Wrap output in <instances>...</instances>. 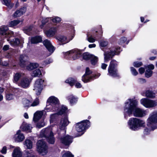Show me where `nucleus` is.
<instances>
[{
    "mask_svg": "<svg viewBox=\"0 0 157 157\" xmlns=\"http://www.w3.org/2000/svg\"><path fill=\"white\" fill-rule=\"evenodd\" d=\"M43 43L48 51L50 53V55H51L54 52L55 48L49 40L47 39L43 41Z\"/></svg>",
    "mask_w": 157,
    "mask_h": 157,
    "instance_id": "2eb2a0df",
    "label": "nucleus"
},
{
    "mask_svg": "<svg viewBox=\"0 0 157 157\" xmlns=\"http://www.w3.org/2000/svg\"><path fill=\"white\" fill-rule=\"evenodd\" d=\"M15 140L16 141L20 142L22 141L25 139L23 134L21 133V131L18 130L14 136Z\"/></svg>",
    "mask_w": 157,
    "mask_h": 157,
    "instance_id": "4be33fe9",
    "label": "nucleus"
},
{
    "mask_svg": "<svg viewBox=\"0 0 157 157\" xmlns=\"http://www.w3.org/2000/svg\"><path fill=\"white\" fill-rule=\"evenodd\" d=\"M107 66V64L104 63H102L101 65V68L103 69H105L106 68Z\"/></svg>",
    "mask_w": 157,
    "mask_h": 157,
    "instance_id": "e2e57ef3",
    "label": "nucleus"
},
{
    "mask_svg": "<svg viewBox=\"0 0 157 157\" xmlns=\"http://www.w3.org/2000/svg\"><path fill=\"white\" fill-rule=\"evenodd\" d=\"M133 66L136 67H138L142 65V63L141 62H135L133 63Z\"/></svg>",
    "mask_w": 157,
    "mask_h": 157,
    "instance_id": "3c124183",
    "label": "nucleus"
},
{
    "mask_svg": "<svg viewBox=\"0 0 157 157\" xmlns=\"http://www.w3.org/2000/svg\"><path fill=\"white\" fill-rule=\"evenodd\" d=\"M1 152L3 154H5L6 152V146L4 147L1 151Z\"/></svg>",
    "mask_w": 157,
    "mask_h": 157,
    "instance_id": "052dcab7",
    "label": "nucleus"
},
{
    "mask_svg": "<svg viewBox=\"0 0 157 157\" xmlns=\"http://www.w3.org/2000/svg\"><path fill=\"white\" fill-rule=\"evenodd\" d=\"M43 115V113L41 111H38L35 113L34 115L33 120L35 121H37L40 119Z\"/></svg>",
    "mask_w": 157,
    "mask_h": 157,
    "instance_id": "bb28decb",
    "label": "nucleus"
},
{
    "mask_svg": "<svg viewBox=\"0 0 157 157\" xmlns=\"http://www.w3.org/2000/svg\"><path fill=\"white\" fill-rule=\"evenodd\" d=\"M21 153L19 148L15 149L13 154V157H21Z\"/></svg>",
    "mask_w": 157,
    "mask_h": 157,
    "instance_id": "c85d7f7f",
    "label": "nucleus"
},
{
    "mask_svg": "<svg viewBox=\"0 0 157 157\" xmlns=\"http://www.w3.org/2000/svg\"><path fill=\"white\" fill-rule=\"evenodd\" d=\"M48 147L46 144L42 140H39L37 143V151L42 155H46L48 152Z\"/></svg>",
    "mask_w": 157,
    "mask_h": 157,
    "instance_id": "0eeeda50",
    "label": "nucleus"
},
{
    "mask_svg": "<svg viewBox=\"0 0 157 157\" xmlns=\"http://www.w3.org/2000/svg\"><path fill=\"white\" fill-rule=\"evenodd\" d=\"M32 26L25 28L24 30V32L27 35H30L32 33Z\"/></svg>",
    "mask_w": 157,
    "mask_h": 157,
    "instance_id": "a19ab883",
    "label": "nucleus"
},
{
    "mask_svg": "<svg viewBox=\"0 0 157 157\" xmlns=\"http://www.w3.org/2000/svg\"><path fill=\"white\" fill-rule=\"evenodd\" d=\"M128 124L131 129L136 130L139 127L144 126L145 122L141 120L134 118L130 119L128 121Z\"/></svg>",
    "mask_w": 157,
    "mask_h": 157,
    "instance_id": "20e7f679",
    "label": "nucleus"
},
{
    "mask_svg": "<svg viewBox=\"0 0 157 157\" xmlns=\"http://www.w3.org/2000/svg\"><path fill=\"white\" fill-rule=\"evenodd\" d=\"M41 75V71L39 69L34 70L31 73L32 76L34 77H39Z\"/></svg>",
    "mask_w": 157,
    "mask_h": 157,
    "instance_id": "cd10ccee",
    "label": "nucleus"
},
{
    "mask_svg": "<svg viewBox=\"0 0 157 157\" xmlns=\"http://www.w3.org/2000/svg\"><path fill=\"white\" fill-rule=\"evenodd\" d=\"M18 91V90L17 89L12 88L10 89V92L13 93L14 94L17 93Z\"/></svg>",
    "mask_w": 157,
    "mask_h": 157,
    "instance_id": "4d7b16f0",
    "label": "nucleus"
},
{
    "mask_svg": "<svg viewBox=\"0 0 157 157\" xmlns=\"http://www.w3.org/2000/svg\"><path fill=\"white\" fill-rule=\"evenodd\" d=\"M3 3L9 8H11L14 6V4L11 3L10 0H3Z\"/></svg>",
    "mask_w": 157,
    "mask_h": 157,
    "instance_id": "2f4dec72",
    "label": "nucleus"
},
{
    "mask_svg": "<svg viewBox=\"0 0 157 157\" xmlns=\"http://www.w3.org/2000/svg\"><path fill=\"white\" fill-rule=\"evenodd\" d=\"M62 157H74V155L70 152L68 151L63 154Z\"/></svg>",
    "mask_w": 157,
    "mask_h": 157,
    "instance_id": "09e8293b",
    "label": "nucleus"
},
{
    "mask_svg": "<svg viewBox=\"0 0 157 157\" xmlns=\"http://www.w3.org/2000/svg\"><path fill=\"white\" fill-rule=\"evenodd\" d=\"M117 66V61L113 59L110 61L109 66L116 68Z\"/></svg>",
    "mask_w": 157,
    "mask_h": 157,
    "instance_id": "a18cd8bd",
    "label": "nucleus"
},
{
    "mask_svg": "<svg viewBox=\"0 0 157 157\" xmlns=\"http://www.w3.org/2000/svg\"><path fill=\"white\" fill-rule=\"evenodd\" d=\"M90 59L91 63L93 65H96L98 60V58L97 57L93 55H92V57Z\"/></svg>",
    "mask_w": 157,
    "mask_h": 157,
    "instance_id": "72a5a7b5",
    "label": "nucleus"
},
{
    "mask_svg": "<svg viewBox=\"0 0 157 157\" xmlns=\"http://www.w3.org/2000/svg\"><path fill=\"white\" fill-rule=\"evenodd\" d=\"M157 111H154L151 114L150 117L147 119V125L152 130H154L157 128Z\"/></svg>",
    "mask_w": 157,
    "mask_h": 157,
    "instance_id": "423d86ee",
    "label": "nucleus"
},
{
    "mask_svg": "<svg viewBox=\"0 0 157 157\" xmlns=\"http://www.w3.org/2000/svg\"><path fill=\"white\" fill-rule=\"evenodd\" d=\"M139 73L141 74H142L145 72V69L143 67H140L139 69Z\"/></svg>",
    "mask_w": 157,
    "mask_h": 157,
    "instance_id": "13d9d810",
    "label": "nucleus"
},
{
    "mask_svg": "<svg viewBox=\"0 0 157 157\" xmlns=\"http://www.w3.org/2000/svg\"><path fill=\"white\" fill-rule=\"evenodd\" d=\"M26 8L23 7L20 9L17 10L13 14V17L15 18L20 17L23 15L26 12Z\"/></svg>",
    "mask_w": 157,
    "mask_h": 157,
    "instance_id": "a211bd4d",
    "label": "nucleus"
},
{
    "mask_svg": "<svg viewBox=\"0 0 157 157\" xmlns=\"http://www.w3.org/2000/svg\"><path fill=\"white\" fill-rule=\"evenodd\" d=\"M155 94L151 91L148 90L145 93V96L147 98H153L155 97Z\"/></svg>",
    "mask_w": 157,
    "mask_h": 157,
    "instance_id": "7c9ffc66",
    "label": "nucleus"
},
{
    "mask_svg": "<svg viewBox=\"0 0 157 157\" xmlns=\"http://www.w3.org/2000/svg\"><path fill=\"white\" fill-rule=\"evenodd\" d=\"M58 115V113H55L54 114H53L51 115V119L53 120L56 117H57V116Z\"/></svg>",
    "mask_w": 157,
    "mask_h": 157,
    "instance_id": "bf43d9fd",
    "label": "nucleus"
},
{
    "mask_svg": "<svg viewBox=\"0 0 157 157\" xmlns=\"http://www.w3.org/2000/svg\"><path fill=\"white\" fill-rule=\"evenodd\" d=\"M92 55L89 54L88 52H85L83 54V58L86 60H88L90 59L92 57Z\"/></svg>",
    "mask_w": 157,
    "mask_h": 157,
    "instance_id": "e433bc0d",
    "label": "nucleus"
},
{
    "mask_svg": "<svg viewBox=\"0 0 157 157\" xmlns=\"http://www.w3.org/2000/svg\"><path fill=\"white\" fill-rule=\"evenodd\" d=\"M22 104L24 107H29L31 106V102L26 99H23L22 101Z\"/></svg>",
    "mask_w": 157,
    "mask_h": 157,
    "instance_id": "473e14b6",
    "label": "nucleus"
},
{
    "mask_svg": "<svg viewBox=\"0 0 157 157\" xmlns=\"http://www.w3.org/2000/svg\"><path fill=\"white\" fill-rule=\"evenodd\" d=\"M68 98L70 99V102L71 104L76 102L77 101L76 99L72 95L68 97Z\"/></svg>",
    "mask_w": 157,
    "mask_h": 157,
    "instance_id": "49530a36",
    "label": "nucleus"
},
{
    "mask_svg": "<svg viewBox=\"0 0 157 157\" xmlns=\"http://www.w3.org/2000/svg\"><path fill=\"white\" fill-rule=\"evenodd\" d=\"M68 123L69 121L67 116L65 117L64 118H62L60 123L59 127L60 129H64Z\"/></svg>",
    "mask_w": 157,
    "mask_h": 157,
    "instance_id": "aec40b11",
    "label": "nucleus"
},
{
    "mask_svg": "<svg viewBox=\"0 0 157 157\" xmlns=\"http://www.w3.org/2000/svg\"><path fill=\"white\" fill-rule=\"evenodd\" d=\"M0 34L5 36L6 37H10L13 34V32L8 30L7 26L3 25L0 27Z\"/></svg>",
    "mask_w": 157,
    "mask_h": 157,
    "instance_id": "f8f14e48",
    "label": "nucleus"
},
{
    "mask_svg": "<svg viewBox=\"0 0 157 157\" xmlns=\"http://www.w3.org/2000/svg\"><path fill=\"white\" fill-rule=\"evenodd\" d=\"M153 71L151 70H146L145 72V76L146 78H149L152 75Z\"/></svg>",
    "mask_w": 157,
    "mask_h": 157,
    "instance_id": "79ce46f5",
    "label": "nucleus"
},
{
    "mask_svg": "<svg viewBox=\"0 0 157 157\" xmlns=\"http://www.w3.org/2000/svg\"><path fill=\"white\" fill-rule=\"evenodd\" d=\"M14 81H19V85L23 88L28 87L31 82V79H14Z\"/></svg>",
    "mask_w": 157,
    "mask_h": 157,
    "instance_id": "ddd939ff",
    "label": "nucleus"
},
{
    "mask_svg": "<svg viewBox=\"0 0 157 157\" xmlns=\"http://www.w3.org/2000/svg\"><path fill=\"white\" fill-rule=\"evenodd\" d=\"M75 81L74 79H67L65 81V82L69 84L71 86H72L74 85Z\"/></svg>",
    "mask_w": 157,
    "mask_h": 157,
    "instance_id": "c03bdc74",
    "label": "nucleus"
},
{
    "mask_svg": "<svg viewBox=\"0 0 157 157\" xmlns=\"http://www.w3.org/2000/svg\"><path fill=\"white\" fill-rule=\"evenodd\" d=\"M9 45H5L4 46V47L3 48V49L4 51H6L9 49Z\"/></svg>",
    "mask_w": 157,
    "mask_h": 157,
    "instance_id": "0e129e2a",
    "label": "nucleus"
},
{
    "mask_svg": "<svg viewBox=\"0 0 157 157\" xmlns=\"http://www.w3.org/2000/svg\"><path fill=\"white\" fill-rule=\"evenodd\" d=\"M49 19L50 20H52V22L55 23L59 22L61 21V18L59 17H56L53 19H52V17L48 18L42 20V24L43 25L45 24L46 22H48Z\"/></svg>",
    "mask_w": 157,
    "mask_h": 157,
    "instance_id": "393cba45",
    "label": "nucleus"
},
{
    "mask_svg": "<svg viewBox=\"0 0 157 157\" xmlns=\"http://www.w3.org/2000/svg\"><path fill=\"white\" fill-rule=\"evenodd\" d=\"M67 55L70 54L73 57L74 60L78 59L82 54L81 51L77 49H73L66 53Z\"/></svg>",
    "mask_w": 157,
    "mask_h": 157,
    "instance_id": "4468645a",
    "label": "nucleus"
},
{
    "mask_svg": "<svg viewBox=\"0 0 157 157\" xmlns=\"http://www.w3.org/2000/svg\"><path fill=\"white\" fill-rule=\"evenodd\" d=\"M40 103V101L39 98H36L33 102L31 104V106H35L38 105Z\"/></svg>",
    "mask_w": 157,
    "mask_h": 157,
    "instance_id": "37998d69",
    "label": "nucleus"
},
{
    "mask_svg": "<svg viewBox=\"0 0 157 157\" xmlns=\"http://www.w3.org/2000/svg\"><path fill=\"white\" fill-rule=\"evenodd\" d=\"M44 82L43 79H37L35 82L33 90L37 95H40L41 93Z\"/></svg>",
    "mask_w": 157,
    "mask_h": 157,
    "instance_id": "1a4fd4ad",
    "label": "nucleus"
},
{
    "mask_svg": "<svg viewBox=\"0 0 157 157\" xmlns=\"http://www.w3.org/2000/svg\"><path fill=\"white\" fill-rule=\"evenodd\" d=\"M24 74L22 73H16L14 76V78H24Z\"/></svg>",
    "mask_w": 157,
    "mask_h": 157,
    "instance_id": "58836bf2",
    "label": "nucleus"
},
{
    "mask_svg": "<svg viewBox=\"0 0 157 157\" xmlns=\"http://www.w3.org/2000/svg\"><path fill=\"white\" fill-rule=\"evenodd\" d=\"M61 142L66 145H69L72 142V138L69 136H67L60 138Z\"/></svg>",
    "mask_w": 157,
    "mask_h": 157,
    "instance_id": "f3484780",
    "label": "nucleus"
},
{
    "mask_svg": "<svg viewBox=\"0 0 157 157\" xmlns=\"http://www.w3.org/2000/svg\"><path fill=\"white\" fill-rule=\"evenodd\" d=\"M67 110V108L64 106H63L62 108L60 109V110L57 112L58 115H61L63 114L66 112Z\"/></svg>",
    "mask_w": 157,
    "mask_h": 157,
    "instance_id": "4c0bfd02",
    "label": "nucleus"
},
{
    "mask_svg": "<svg viewBox=\"0 0 157 157\" xmlns=\"http://www.w3.org/2000/svg\"><path fill=\"white\" fill-rule=\"evenodd\" d=\"M127 40V38L125 37H121L119 43L120 44H122L124 43Z\"/></svg>",
    "mask_w": 157,
    "mask_h": 157,
    "instance_id": "6e6d98bb",
    "label": "nucleus"
},
{
    "mask_svg": "<svg viewBox=\"0 0 157 157\" xmlns=\"http://www.w3.org/2000/svg\"><path fill=\"white\" fill-rule=\"evenodd\" d=\"M140 102L145 107L147 108L153 107L157 105V103L155 101L147 98L141 99Z\"/></svg>",
    "mask_w": 157,
    "mask_h": 157,
    "instance_id": "9b49d317",
    "label": "nucleus"
},
{
    "mask_svg": "<svg viewBox=\"0 0 157 157\" xmlns=\"http://www.w3.org/2000/svg\"><path fill=\"white\" fill-rule=\"evenodd\" d=\"M100 75V74L99 73H96L92 75V77L94 78H98Z\"/></svg>",
    "mask_w": 157,
    "mask_h": 157,
    "instance_id": "680f3d73",
    "label": "nucleus"
},
{
    "mask_svg": "<svg viewBox=\"0 0 157 157\" xmlns=\"http://www.w3.org/2000/svg\"><path fill=\"white\" fill-rule=\"evenodd\" d=\"M44 33L47 37H51L53 36L57 31V28L56 27L51 28L48 30H44Z\"/></svg>",
    "mask_w": 157,
    "mask_h": 157,
    "instance_id": "412c9836",
    "label": "nucleus"
},
{
    "mask_svg": "<svg viewBox=\"0 0 157 157\" xmlns=\"http://www.w3.org/2000/svg\"><path fill=\"white\" fill-rule=\"evenodd\" d=\"M145 67L146 69H149L150 70H152L154 69V65L152 64H151L149 65L145 66Z\"/></svg>",
    "mask_w": 157,
    "mask_h": 157,
    "instance_id": "603ef678",
    "label": "nucleus"
},
{
    "mask_svg": "<svg viewBox=\"0 0 157 157\" xmlns=\"http://www.w3.org/2000/svg\"><path fill=\"white\" fill-rule=\"evenodd\" d=\"M40 136L46 138L50 144H53L55 141L54 134L51 127H48L42 130L40 132Z\"/></svg>",
    "mask_w": 157,
    "mask_h": 157,
    "instance_id": "f03ea898",
    "label": "nucleus"
},
{
    "mask_svg": "<svg viewBox=\"0 0 157 157\" xmlns=\"http://www.w3.org/2000/svg\"><path fill=\"white\" fill-rule=\"evenodd\" d=\"M24 145L28 149H31L32 147L33 143L30 140L26 139L24 142Z\"/></svg>",
    "mask_w": 157,
    "mask_h": 157,
    "instance_id": "c756f323",
    "label": "nucleus"
},
{
    "mask_svg": "<svg viewBox=\"0 0 157 157\" xmlns=\"http://www.w3.org/2000/svg\"><path fill=\"white\" fill-rule=\"evenodd\" d=\"M150 131V130L147 128H146L144 129V133L145 134H147Z\"/></svg>",
    "mask_w": 157,
    "mask_h": 157,
    "instance_id": "338daca9",
    "label": "nucleus"
},
{
    "mask_svg": "<svg viewBox=\"0 0 157 157\" xmlns=\"http://www.w3.org/2000/svg\"><path fill=\"white\" fill-rule=\"evenodd\" d=\"M74 36H72L70 40L67 39L66 37L63 36H58L56 38L57 40L61 42L62 44H64L68 43L70 41V40H72L74 37Z\"/></svg>",
    "mask_w": 157,
    "mask_h": 157,
    "instance_id": "5701e85b",
    "label": "nucleus"
},
{
    "mask_svg": "<svg viewBox=\"0 0 157 157\" xmlns=\"http://www.w3.org/2000/svg\"><path fill=\"white\" fill-rule=\"evenodd\" d=\"M32 127L30 124L25 123H23L21 126V128L23 131H26L28 132H31Z\"/></svg>",
    "mask_w": 157,
    "mask_h": 157,
    "instance_id": "b1692460",
    "label": "nucleus"
},
{
    "mask_svg": "<svg viewBox=\"0 0 157 157\" xmlns=\"http://www.w3.org/2000/svg\"><path fill=\"white\" fill-rule=\"evenodd\" d=\"M108 72L109 75L113 77H118L119 76L117 70L115 67L109 66Z\"/></svg>",
    "mask_w": 157,
    "mask_h": 157,
    "instance_id": "dca6fc26",
    "label": "nucleus"
},
{
    "mask_svg": "<svg viewBox=\"0 0 157 157\" xmlns=\"http://www.w3.org/2000/svg\"><path fill=\"white\" fill-rule=\"evenodd\" d=\"M14 98V94L11 93H8L6 95V99L7 100H13Z\"/></svg>",
    "mask_w": 157,
    "mask_h": 157,
    "instance_id": "ea45409f",
    "label": "nucleus"
},
{
    "mask_svg": "<svg viewBox=\"0 0 157 157\" xmlns=\"http://www.w3.org/2000/svg\"><path fill=\"white\" fill-rule=\"evenodd\" d=\"M21 22L19 20H14L10 22L9 25L10 27H13L19 24Z\"/></svg>",
    "mask_w": 157,
    "mask_h": 157,
    "instance_id": "c9c22d12",
    "label": "nucleus"
},
{
    "mask_svg": "<svg viewBox=\"0 0 157 157\" xmlns=\"http://www.w3.org/2000/svg\"><path fill=\"white\" fill-rule=\"evenodd\" d=\"M108 42L106 41H101L100 42V45L101 47H105L108 44Z\"/></svg>",
    "mask_w": 157,
    "mask_h": 157,
    "instance_id": "5fc2aeb1",
    "label": "nucleus"
},
{
    "mask_svg": "<svg viewBox=\"0 0 157 157\" xmlns=\"http://www.w3.org/2000/svg\"><path fill=\"white\" fill-rule=\"evenodd\" d=\"M121 51L120 47L113 48L109 51L105 52L104 53V59L105 62H107L113 56L115 55L118 54Z\"/></svg>",
    "mask_w": 157,
    "mask_h": 157,
    "instance_id": "39448f33",
    "label": "nucleus"
},
{
    "mask_svg": "<svg viewBox=\"0 0 157 157\" xmlns=\"http://www.w3.org/2000/svg\"><path fill=\"white\" fill-rule=\"evenodd\" d=\"M45 124V123L43 121L41 122L38 123L36 125V127L38 128H40L44 127Z\"/></svg>",
    "mask_w": 157,
    "mask_h": 157,
    "instance_id": "8fccbe9b",
    "label": "nucleus"
},
{
    "mask_svg": "<svg viewBox=\"0 0 157 157\" xmlns=\"http://www.w3.org/2000/svg\"><path fill=\"white\" fill-rule=\"evenodd\" d=\"M87 40L90 42L94 43V42L96 40L95 39V37L92 34L90 35L89 33L87 34Z\"/></svg>",
    "mask_w": 157,
    "mask_h": 157,
    "instance_id": "f704fd0d",
    "label": "nucleus"
},
{
    "mask_svg": "<svg viewBox=\"0 0 157 157\" xmlns=\"http://www.w3.org/2000/svg\"><path fill=\"white\" fill-rule=\"evenodd\" d=\"M90 125V122L88 120H84L76 124V130L78 132H83L89 127Z\"/></svg>",
    "mask_w": 157,
    "mask_h": 157,
    "instance_id": "6e6552de",
    "label": "nucleus"
},
{
    "mask_svg": "<svg viewBox=\"0 0 157 157\" xmlns=\"http://www.w3.org/2000/svg\"><path fill=\"white\" fill-rule=\"evenodd\" d=\"M96 44H90L89 45V47L90 48H95L96 47Z\"/></svg>",
    "mask_w": 157,
    "mask_h": 157,
    "instance_id": "774afa93",
    "label": "nucleus"
},
{
    "mask_svg": "<svg viewBox=\"0 0 157 157\" xmlns=\"http://www.w3.org/2000/svg\"><path fill=\"white\" fill-rule=\"evenodd\" d=\"M91 73V71L90 70L89 68L87 67L86 69V71L85 74L83 76V77H85V78H88L87 76Z\"/></svg>",
    "mask_w": 157,
    "mask_h": 157,
    "instance_id": "de8ad7c7",
    "label": "nucleus"
},
{
    "mask_svg": "<svg viewBox=\"0 0 157 157\" xmlns=\"http://www.w3.org/2000/svg\"><path fill=\"white\" fill-rule=\"evenodd\" d=\"M128 101L125 103L124 109V117H126V114L130 115L132 113L134 116L137 117H142L145 115V111L137 107V101L136 100L130 99L128 100Z\"/></svg>",
    "mask_w": 157,
    "mask_h": 157,
    "instance_id": "f257e3e1",
    "label": "nucleus"
},
{
    "mask_svg": "<svg viewBox=\"0 0 157 157\" xmlns=\"http://www.w3.org/2000/svg\"><path fill=\"white\" fill-rule=\"evenodd\" d=\"M28 59V56L25 55H21L19 58L20 65L22 67H25L26 65L28 64L26 67L27 69L29 70H31L39 66V64L36 63H30L28 64L27 61Z\"/></svg>",
    "mask_w": 157,
    "mask_h": 157,
    "instance_id": "7ed1b4c3",
    "label": "nucleus"
},
{
    "mask_svg": "<svg viewBox=\"0 0 157 157\" xmlns=\"http://www.w3.org/2000/svg\"><path fill=\"white\" fill-rule=\"evenodd\" d=\"M42 41V38L40 36H36L32 37L30 40L31 44H37L39 42H40Z\"/></svg>",
    "mask_w": 157,
    "mask_h": 157,
    "instance_id": "a878e982",
    "label": "nucleus"
},
{
    "mask_svg": "<svg viewBox=\"0 0 157 157\" xmlns=\"http://www.w3.org/2000/svg\"><path fill=\"white\" fill-rule=\"evenodd\" d=\"M48 101L49 102L50 105L52 106V109L53 111L58 110L59 103L57 98L54 96H52L48 98Z\"/></svg>",
    "mask_w": 157,
    "mask_h": 157,
    "instance_id": "9d476101",
    "label": "nucleus"
},
{
    "mask_svg": "<svg viewBox=\"0 0 157 157\" xmlns=\"http://www.w3.org/2000/svg\"><path fill=\"white\" fill-rule=\"evenodd\" d=\"M75 86L76 87L78 88H80L82 87V85L79 82H77L75 84Z\"/></svg>",
    "mask_w": 157,
    "mask_h": 157,
    "instance_id": "69168bd1",
    "label": "nucleus"
},
{
    "mask_svg": "<svg viewBox=\"0 0 157 157\" xmlns=\"http://www.w3.org/2000/svg\"><path fill=\"white\" fill-rule=\"evenodd\" d=\"M131 71L132 74L133 75H136L138 74V72L136 71V69L133 67H131Z\"/></svg>",
    "mask_w": 157,
    "mask_h": 157,
    "instance_id": "864d4df0",
    "label": "nucleus"
},
{
    "mask_svg": "<svg viewBox=\"0 0 157 157\" xmlns=\"http://www.w3.org/2000/svg\"><path fill=\"white\" fill-rule=\"evenodd\" d=\"M24 43V40L22 38H15L10 41V43L13 46H16L19 44L21 45Z\"/></svg>",
    "mask_w": 157,
    "mask_h": 157,
    "instance_id": "6ab92c4d",
    "label": "nucleus"
}]
</instances>
